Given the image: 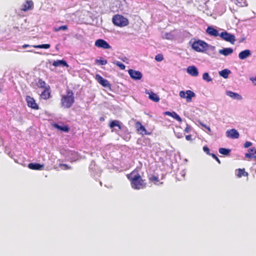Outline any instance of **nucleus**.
<instances>
[{
	"mask_svg": "<svg viewBox=\"0 0 256 256\" xmlns=\"http://www.w3.org/2000/svg\"><path fill=\"white\" fill-rule=\"evenodd\" d=\"M127 177L130 182L132 187L134 189L140 190L146 186V183L136 169L128 174Z\"/></svg>",
	"mask_w": 256,
	"mask_h": 256,
	"instance_id": "1",
	"label": "nucleus"
},
{
	"mask_svg": "<svg viewBox=\"0 0 256 256\" xmlns=\"http://www.w3.org/2000/svg\"><path fill=\"white\" fill-rule=\"evenodd\" d=\"M192 48L196 52H204L209 48L210 45L201 40L192 38L189 42Z\"/></svg>",
	"mask_w": 256,
	"mask_h": 256,
	"instance_id": "2",
	"label": "nucleus"
},
{
	"mask_svg": "<svg viewBox=\"0 0 256 256\" xmlns=\"http://www.w3.org/2000/svg\"><path fill=\"white\" fill-rule=\"evenodd\" d=\"M74 102V94L72 90L68 89L66 90V94L62 96L61 106L65 108H70Z\"/></svg>",
	"mask_w": 256,
	"mask_h": 256,
	"instance_id": "3",
	"label": "nucleus"
},
{
	"mask_svg": "<svg viewBox=\"0 0 256 256\" xmlns=\"http://www.w3.org/2000/svg\"><path fill=\"white\" fill-rule=\"evenodd\" d=\"M113 24L119 27H124L128 24L129 22L128 18L121 14H116L112 18Z\"/></svg>",
	"mask_w": 256,
	"mask_h": 256,
	"instance_id": "4",
	"label": "nucleus"
},
{
	"mask_svg": "<svg viewBox=\"0 0 256 256\" xmlns=\"http://www.w3.org/2000/svg\"><path fill=\"white\" fill-rule=\"evenodd\" d=\"M220 37L223 40L234 44L236 41V38L234 34L224 30L220 33Z\"/></svg>",
	"mask_w": 256,
	"mask_h": 256,
	"instance_id": "5",
	"label": "nucleus"
},
{
	"mask_svg": "<svg viewBox=\"0 0 256 256\" xmlns=\"http://www.w3.org/2000/svg\"><path fill=\"white\" fill-rule=\"evenodd\" d=\"M52 128L58 130L62 132H68L70 131V128L68 124H64L62 122L58 123L52 122L51 124Z\"/></svg>",
	"mask_w": 256,
	"mask_h": 256,
	"instance_id": "6",
	"label": "nucleus"
},
{
	"mask_svg": "<svg viewBox=\"0 0 256 256\" xmlns=\"http://www.w3.org/2000/svg\"><path fill=\"white\" fill-rule=\"evenodd\" d=\"M94 45L98 48H103L104 50L112 48V46L104 40L98 38L95 41Z\"/></svg>",
	"mask_w": 256,
	"mask_h": 256,
	"instance_id": "7",
	"label": "nucleus"
},
{
	"mask_svg": "<svg viewBox=\"0 0 256 256\" xmlns=\"http://www.w3.org/2000/svg\"><path fill=\"white\" fill-rule=\"evenodd\" d=\"M108 126L111 129L114 128L115 127H118L119 130L124 131H126L127 130L126 128L123 126L122 124L120 121L116 120H110Z\"/></svg>",
	"mask_w": 256,
	"mask_h": 256,
	"instance_id": "8",
	"label": "nucleus"
},
{
	"mask_svg": "<svg viewBox=\"0 0 256 256\" xmlns=\"http://www.w3.org/2000/svg\"><path fill=\"white\" fill-rule=\"evenodd\" d=\"M95 78L104 88H108L110 90H111V85L109 82L107 80L104 78L100 74H96V75Z\"/></svg>",
	"mask_w": 256,
	"mask_h": 256,
	"instance_id": "9",
	"label": "nucleus"
},
{
	"mask_svg": "<svg viewBox=\"0 0 256 256\" xmlns=\"http://www.w3.org/2000/svg\"><path fill=\"white\" fill-rule=\"evenodd\" d=\"M128 73L130 77L134 80H140L142 77V73L139 70H136L133 69H129Z\"/></svg>",
	"mask_w": 256,
	"mask_h": 256,
	"instance_id": "10",
	"label": "nucleus"
},
{
	"mask_svg": "<svg viewBox=\"0 0 256 256\" xmlns=\"http://www.w3.org/2000/svg\"><path fill=\"white\" fill-rule=\"evenodd\" d=\"M26 100L29 108L35 110L39 109L38 105L36 103V100L30 96H27L26 98Z\"/></svg>",
	"mask_w": 256,
	"mask_h": 256,
	"instance_id": "11",
	"label": "nucleus"
},
{
	"mask_svg": "<svg viewBox=\"0 0 256 256\" xmlns=\"http://www.w3.org/2000/svg\"><path fill=\"white\" fill-rule=\"evenodd\" d=\"M206 33L208 35L214 36V38L218 36H220V33L218 32V31L216 28V27L212 26H210L207 27L206 29Z\"/></svg>",
	"mask_w": 256,
	"mask_h": 256,
	"instance_id": "12",
	"label": "nucleus"
},
{
	"mask_svg": "<svg viewBox=\"0 0 256 256\" xmlns=\"http://www.w3.org/2000/svg\"><path fill=\"white\" fill-rule=\"evenodd\" d=\"M226 136L232 139H237L240 137L238 132L235 128L228 130L226 132Z\"/></svg>",
	"mask_w": 256,
	"mask_h": 256,
	"instance_id": "13",
	"label": "nucleus"
},
{
	"mask_svg": "<svg viewBox=\"0 0 256 256\" xmlns=\"http://www.w3.org/2000/svg\"><path fill=\"white\" fill-rule=\"evenodd\" d=\"M145 93L148 94V98L151 100L157 102L160 100L159 96L152 90H148L147 89H145Z\"/></svg>",
	"mask_w": 256,
	"mask_h": 256,
	"instance_id": "14",
	"label": "nucleus"
},
{
	"mask_svg": "<svg viewBox=\"0 0 256 256\" xmlns=\"http://www.w3.org/2000/svg\"><path fill=\"white\" fill-rule=\"evenodd\" d=\"M186 72L192 76H197L198 75V70L195 66H188L186 68Z\"/></svg>",
	"mask_w": 256,
	"mask_h": 256,
	"instance_id": "15",
	"label": "nucleus"
},
{
	"mask_svg": "<svg viewBox=\"0 0 256 256\" xmlns=\"http://www.w3.org/2000/svg\"><path fill=\"white\" fill-rule=\"evenodd\" d=\"M52 66L54 67L62 66L66 67L67 68L70 66L67 62L64 59L54 60L52 62Z\"/></svg>",
	"mask_w": 256,
	"mask_h": 256,
	"instance_id": "16",
	"label": "nucleus"
},
{
	"mask_svg": "<svg viewBox=\"0 0 256 256\" xmlns=\"http://www.w3.org/2000/svg\"><path fill=\"white\" fill-rule=\"evenodd\" d=\"M136 130L140 134L146 135L149 134L145 127L140 122H137L136 123Z\"/></svg>",
	"mask_w": 256,
	"mask_h": 256,
	"instance_id": "17",
	"label": "nucleus"
},
{
	"mask_svg": "<svg viewBox=\"0 0 256 256\" xmlns=\"http://www.w3.org/2000/svg\"><path fill=\"white\" fill-rule=\"evenodd\" d=\"M252 55V52L250 50L246 49L241 51L238 54V58L241 60H244Z\"/></svg>",
	"mask_w": 256,
	"mask_h": 256,
	"instance_id": "18",
	"label": "nucleus"
},
{
	"mask_svg": "<svg viewBox=\"0 0 256 256\" xmlns=\"http://www.w3.org/2000/svg\"><path fill=\"white\" fill-rule=\"evenodd\" d=\"M44 164H40L38 162H30L28 165V168L34 170H42L44 168Z\"/></svg>",
	"mask_w": 256,
	"mask_h": 256,
	"instance_id": "19",
	"label": "nucleus"
},
{
	"mask_svg": "<svg viewBox=\"0 0 256 256\" xmlns=\"http://www.w3.org/2000/svg\"><path fill=\"white\" fill-rule=\"evenodd\" d=\"M50 96V86L49 85L47 86V88L44 89L43 91L40 94V97L44 100H48Z\"/></svg>",
	"mask_w": 256,
	"mask_h": 256,
	"instance_id": "20",
	"label": "nucleus"
},
{
	"mask_svg": "<svg viewBox=\"0 0 256 256\" xmlns=\"http://www.w3.org/2000/svg\"><path fill=\"white\" fill-rule=\"evenodd\" d=\"M248 152L245 154L246 158H254L256 160V149L254 148H251L248 150Z\"/></svg>",
	"mask_w": 256,
	"mask_h": 256,
	"instance_id": "21",
	"label": "nucleus"
},
{
	"mask_svg": "<svg viewBox=\"0 0 256 256\" xmlns=\"http://www.w3.org/2000/svg\"><path fill=\"white\" fill-rule=\"evenodd\" d=\"M234 50L232 48H224L220 50L218 52L220 54L226 56L232 54Z\"/></svg>",
	"mask_w": 256,
	"mask_h": 256,
	"instance_id": "22",
	"label": "nucleus"
},
{
	"mask_svg": "<svg viewBox=\"0 0 256 256\" xmlns=\"http://www.w3.org/2000/svg\"><path fill=\"white\" fill-rule=\"evenodd\" d=\"M226 94L227 96L234 100H241L242 98L241 95L239 94L238 93L232 91L227 90L226 92Z\"/></svg>",
	"mask_w": 256,
	"mask_h": 256,
	"instance_id": "23",
	"label": "nucleus"
},
{
	"mask_svg": "<svg viewBox=\"0 0 256 256\" xmlns=\"http://www.w3.org/2000/svg\"><path fill=\"white\" fill-rule=\"evenodd\" d=\"M22 6V10L27 11L32 9L34 6V3L32 0H26V3L23 4Z\"/></svg>",
	"mask_w": 256,
	"mask_h": 256,
	"instance_id": "24",
	"label": "nucleus"
},
{
	"mask_svg": "<svg viewBox=\"0 0 256 256\" xmlns=\"http://www.w3.org/2000/svg\"><path fill=\"white\" fill-rule=\"evenodd\" d=\"M68 158L72 161H76L78 158V153L74 151H70L68 153Z\"/></svg>",
	"mask_w": 256,
	"mask_h": 256,
	"instance_id": "25",
	"label": "nucleus"
},
{
	"mask_svg": "<svg viewBox=\"0 0 256 256\" xmlns=\"http://www.w3.org/2000/svg\"><path fill=\"white\" fill-rule=\"evenodd\" d=\"M230 73L231 71L230 70L225 68L219 72V75L224 78H227Z\"/></svg>",
	"mask_w": 256,
	"mask_h": 256,
	"instance_id": "26",
	"label": "nucleus"
},
{
	"mask_svg": "<svg viewBox=\"0 0 256 256\" xmlns=\"http://www.w3.org/2000/svg\"><path fill=\"white\" fill-rule=\"evenodd\" d=\"M218 152L220 154H222L224 156H230V154L231 150L228 148H220L218 149Z\"/></svg>",
	"mask_w": 256,
	"mask_h": 256,
	"instance_id": "27",
	"label": "nucleus"
},
{
	"mask_svg": "<svg viewBox=\"0 0 256 256\" xmlns=\"http://www.w3.org/2000/svg\"><path fill=\"white\" fill-rule=\"evenodd\" d=\"M186 100L187 102H190L192 101V98L194 97L196 94L194 92L190 90H186Z\"/></svg>",
	"mask_w": 256,
	"mask_h": 256,
	"instance_id": "28",
	"label": "nucleus"
},
{
	"mask_svg": "<svg viewBox=\"0 0 256 256\" xmlns=\"http://www.w3.org/2000/svg\"><path fill=\"white\" fill-rule=\"evenodd\" d=\"M37 86L38 88L44 89L47 88V86L46 82L41 78H39L37 82Z\"/></svg>",
	"mask_w": 256,
	"mask_h": 256,
	"instance_id": "29",
	"label": "nucleus"
},
{
	"mask_svg": "<svg viewBox=\"0 0 256 256\" xmlns=\"http://www.w3.org/2000/svg\"><path fill=\"white\" fill-rule=\"evenodd\" d=\"M50 47V44H41L38 45H34L33 48H44L48 49Z\"/></svg>",
	"mask_w": 256,
	"mask_h": 256,
	"instance_id": "30",
	"label": "nucleus"
},
{
	"mask_svg": "<svg viewBox=\"0 0 256 256\" xmlns=\"http://www.w3.org/2000/svg\"><path fill=\"white\" fill-rule=\"evenodd\" d=\"M96 63L100 66L106 65L108 63L106 60L103 58L96 60Z\"/></svg>",
	"mask_w": 256,
	"mask_h": 256,
	"instance_id": "31",
	"label": "nucleus"
},
{
	"mask_svg": "<svg viewBox=\"0 0 256 256\" xmlns=\"http://www.w3.org/2000/svg\"><path fill=\"white\" fill-rule=\"evenodd\" d=\"M202 79L206 82H210L212 81V78L208 72H205L203 74Z\"/></svg>",
	"mask_w": 256,
	"mask_h": 256,
	"instance_id": "32",
	"label": "nucleus"
},
{
	"mask_svg": "<svg viewBox=\"0 0 256 256\" xmlns=\"http://www.w3.org/2000/svg\"><path fill=\"white\" fill-rule=\"evenodd\" d=\"M198 124L200 126H201L202 127H204V128H206V130H208L207 133L208 134H210V133L212 132V130H211V129H210V127L209 126H208L207 125L204 124L203 122H202L200 120H198Z\"/></svg>",
	"mask_w": 256,
	"mask_h": 256,
	"instance_id": "33",
	"label": "nucleus"
},
{
	"mask_svg": "<svg viewBox=\"0 0 256 256\" xmlns=\"http://www.w3.org/2000/svg\"><path fill=\"white\" fill-rule=\"evenodd\" d=\"M172 117L180 122H181L182 121L181 117L176 112L174 111H173V114L172 116Z\"/></svg>",
	"mask_w": 256,
	"mask_h": 256,
	"instance_id": "34",
	"label": "nucleus"
},
{
	"mask_svg": "<svg viewBox=\"0 0 256 256\" xmlns=\"http://www.w3.org/2000/svg\"><path fill=\"white\" fill-rule=\"evenodd\" d=\"M162 38L170 40L174 38V36L171 32H166L162 36Z\"/></svg>",
	"mask_w": 256,
	"mask_h": 256,
	"instance_id": "35",
	"label": "nucleus"
},
{
	"mask_svg": "<svg viewBox=\"0 0 256 256\" xmlns=\"http://www.w3.org/2000/svg\"><path fill=\"white\" fill-rule=\"evenodd\" d=\"M114 64L117 66L118 67H119L122 70H124L126 68L125 65L123 63L119 61L115 60L114 62Z\"/></svg>",
	"mask_w": 256,
	"mask_h": 256,
	"instance_id": "36",
	"label": "nucleus"
},
{
	"mask_svg": "<svg viewBox=\"0 0 256 256\" xmlns=\"http://www.w3.org/2000/svg\"><path fill=\"white\" fill-rule=\"evenodd\" d=\"M67 25H62L58 26V28H55L54 30L55 32H58L60 30H66L68 29Z\"/></svg>",
	"mask_w": 256,
	"mask_h": 256,
	"instance_id": "37",
	"label": "nucleus"
},
{
	"mask_svg": "<svg viewBox=\"0 0 256 256\" xmlns=\"http://www.w3.org/2000/svg\"><path fill=\"white\" fill-rule=\"evenodd\" d=\"M178 128H176V130H174V133L176 136L178 138H183V136H184V133L178 132L177 130H178Z\"/></svg>",
	"mask_w": 256,
	"mask_h": 256,
	"instance_id": "38",
	"label": "nucleus"
},
{
	"mask_svg": "<svg viewBox=\"0 0 256 256\" xmlns=\"http://www.w3.org/2000/svg\"><path fill=\"white\" fill-rule=\"evenodd\" d=\"M155 60L156 62H161L164 60V56L162 54H158L155 56Z\"/></svg>",
	"mask_w": 256,
	"mask_h": 256,
	"instance_id": "39",
	"label": "nucleus"
},
{
	"mask_svg": "<svg viewBox=\"0 0 256 256\" xmlns=\"http://www.w3.org/2000/svg\"><path fill=\"white\" fill-rule=\"evenodd\" d=\"M149 180L152 182H158V177L156 175H152L149 177Z\"/></svg>",
	"mask_w": 256,
	"mask_h": 256,
	"instance_id": "40",
	"label": "nucleus"
},
{
	"mask_svg": "<svg viewBox=\"0 0 256 256\" xmlns=\"http://www.w3.org/2000/svg\"><path fill=\"white\" fill-rule=\"evenodd\" d=\"M202 150L204 152H205L208 155L211 156V154H212L210 152V150L207 146H204Z\"/></svg>",
	"mask_w": 256,
	"mask_h": 256,
	"instance_id": "41",
	"label": "nucleus"
},
{
	"mask_svg": "<svg viewBox=\"0 0 256 256\" xmlns=\"http://www.w3.org/2000/svg\"><path fill=\"white\" fill-rule=\"evenodd\" d=\"M244 168H238L237 170L238 171V174H237V176L238 178H241L242 176V174H244Z\"/></svg>",
	"mask_w": 256,
	"mask_h": 256,
	"instance_id": "42",
	"label": "nucleus"
},
{
	"mask_svg": "<svg viewBox=\"0 0 256 256\" xmlns=\"http://www.w3.org/2000/svg\"><path fill=\"white\" fill-rule=\"evenodd\" d=\"M236 1L240 4V6H247L246 2V0H236Z\"/></svg>",
	"mask_w": 256,
	"mask_h": 256,
	"instance_id": "43",
	"label": "nucleus"
},
{
	"mask_svg": "<svg viewBox=\"0 0 256 256\" xmlns=\"http://www.w3.org/2000/svg\"><path fill=\"white\" fill-rule=\"evenodd\" d=\"M211 156L219 164L221 163L220 160L218 158L217 156L214 154H211Z\"/></svg>",
	"mask_w": 256,
	"mask_h": 256,
	"instance_id": "44",
	"label": "nucleus"
},
{
	"mask_svg": "<svg viewBox=\"0 0 256 256\" xmlns=\"http://www.w3.org/2000/svg\"><path fill=\"white\" fill-rule=\"evenodd\" d=\"M180 96L182 98H186V91L181 90L179 94Z\"/></svg>",
	"mask_w": 256,
	"mask_h": 256,
	"instance_id": "45",
	"label": "nucleus"
},
{
	"mask_svg": "<svg viewBox=\"0 0 256 256\" xmlns=\"http://www.w3.org/2000/svg\"><path fill=\"white\" fill-rule=\"evenodd\" d=\"M252 146V142H250L247 141L244 144V148H248Z\"/></svg>",
	"mask_w": 256,
	"mask_h": 256,
	"instance_id": "46",
	"label": "nucleus"
},
{
	"mask_svg": "<svg viewBox=\"0 0 256 256\" xmlns=\"http://www.w3.org/2000/svg\"><path fill=\"white\" fill-rule=\"evenodd\" d=\"M190 126L186 124V126L184 130V132L186 133H188L190 132Z\"/></svg>",
	"mask_w": 256,
	"mask_h": 256,
	"instance_id": "47",
	"label": "nucleus"
},
{
	"mask_svg": "<svg viewBox=\"0 0 256 256\" xmlns=\"http://www.w3.org/2000/svg\"><path fill=\"white\" fill-rule=\"evenodd\" d=\"M173 114V111L172 112H170V111H166L164 112V114L166 116H170L172 117V116Z\"/></svg>",
	"mask_w": 256,
	"mask_h": 256,
	"instance_id": "48",
	"label": "nucleus"
},
{
	"mask_svg": "<svg viewBox=\"0 0 256 256\" xmlns=\"http://www.w3.org/2000/svg\"><path fill=\"white\" fill-rule=\"evenodd\" d=\"M60 166H64V170H69V169L71 168V167L66 164H60Z\"/></svg>",
	"mask_w": 256,
	"mask_h": 256,
	"instance_id": "49",
	"label": "nucleus"
},
{
	"mask_svg": "<svg viewBox=\"0 0 256 256\" xmlns=\"http://www.w3.org/2000/svg\"><path fill=\"white\" fill-rule=\"evenodd\" d=\"M250 80L252 82L254 85L256 86V76L250 78Z\"/></svg>",
	"mask_w": 256,
	"mask_h": 256,
	"instance_id": "50",
	"label": "nucleus"
},
{
	"mask_svg": "<svg viewBox=\"0 0 256 256\" xmlns=\"http://www.w3.org/2000/svg\"><path fill=\"white\" fill-rule=\"evenodd\" d=\"M22 48H33V46H31V45L28 44H24V45L22 46Z\"/></svg>",
	"mask_w": 256,
	"mask_h": 256,
	"instance_id": "51",
	"label": "nucleus"
},
{
	"mask_svg": "<svg viewBox=\"0 0 256 256\" xmlns=\"http://www.w3.org/2000/svg\"><path fill=\"white\" fill-rule=\"evenodd\" d=\"M130 134L128 133L126 134V136L124 137V138L126 140H128L130 139Z\"/></svg>",
	"mask_w": 256,
	"mask_h": 256,
	"instance_id": "52",
	"label": "nucleus"
},
{
	"mask_svg": "<svg viewBox=\"0 0 256 256\" xmlns=\"http://www.w3.org/2000/svg\"><path fill=\"white\" fill-rule=\"evenodd\" d=\"M186 138L187 140H192V135L190 134H189V135H186Z\"/></svg>",
	"mask_w": 256,
	"mask_h": 256,
	"instance_id": "53",
	"label": "nucleus"
},
{
	"mask_svg": "<svg viewBox=\"0 0 256 256\" xmlns=\"http://www.w3.org/2000/svg\"><path fill=\"white\" fill-rule=\"evenodd\" d=\"M99 120L100 122H104V120H105V116H100V118H99Z\"/></svg>",
	"mask_w": 256,
	"mask_h": 256,
	"instance_id": "54",
	"label": "nucleus"
},
{
	"mask_svg": "<svg viewBox=\"0 0 256 256\" xmlns=\"http://www.w3.org/2000/svg\"><path fill=\"white\" fill-rule=\"evenodd\" d=\"M209 48H210L211 50H214L216 48L214 46H210V45Z\"/></svg>",
	"mask_w": 256,
	"mask_h": 256,
	"instance_id": "55",
	"label": "nucleus"
},
{
	"mask_svg": "<svg viewBox=\"0 0 256 256\" xmlns=\"http://www.w3.org/2000/svg\"><path fill=\"white\" fill-rule=\"evenodd\" d=\"M248 172H246L245 170L244 172V174H242V176H248Z\"/></svg>",
	"mask_w": 256,
	"mask_h": 256,
	"instance_id": "56",
	"label": "nucleus"
},
{
	"mask_svg": "<svg viewBox=\"0 0 256 256\" xmlns=\"http://www.w3.org/2000/svg\"><path fill=\"white\" fill-rule=\"evenodd\" d=\"M182 176H184V175H185V172H182Z\"/></svg>",
	"mask_w": 256,
	"mask_h": 256,
	"instance_id": "57",
	"label": "nucleus"
},
{
	"mask_svg": "<svg viewBox=\"0 0 256 256\" xmlns=\"http://www.w3.org/2000/svg\"><path fill=\"white\" fill-rule=\"evenodd\" d=\"M58 45H56V50H58Z\"/></svg>",
	"mask_w": 256,
	"mask_h": 256,
	"instance_id": "58",
	"label": "nucleus"
},
{
	"mask_svg": "<svg viewBox=\"0 0 256 256\" xmlns=\"http://www.w3.org/2000/svg\"><path fill=\"white\" fill-rule=\"evenodd\" d=\"M90 169H92V164L90 165Z\"/></svg>",
	"mask_w": 256,
	"mask_h": 256,
	"instance_id": "59",
	"label": "nucleus"
},
{
	"mask_svg": "<svg viewBox=\"0 0 256 256\" xmlns=\"http://www.w3.org/2000/svg\"><path fill=\"white\" fill-rule=\"evenodd\" d=\"M185 32L186 33V35L190 34V33H189V32Z\"/></svg>",
	"mask_w": 256,
	"mask_h": 256,
	"instance_id": "60",
	"label": "nucleus"
},
{
	"mask_svg": "<svg viewBox=\"0 0 256 256\" xmlns=\"http://www.w3.org/2000/svg\"><path fill=\"white\" fill-rule=\"evenodd\" d=\"M28 52H32V50H28Z\"/></svg>",
	"mask_w": 256,
	"mask_h": 256,
	"instance_id": "61",
	"label": "nucleus"
},
{
	"mask_svg": "<svg viewBox=\"0 0 256 256\" xmlns=\"http://www.w3.org/2000/svg\"><path fill=\"white\" fill-rule=\"evenodd\" d=\"M245 40V38H242V41H243V40Z\"/></svg>",
	"mask_w": 256,
	"mask_h": 256,
	"instance_id": "62",
	"label": "nucleus"
},
{
	"mask_svg": "<svg viewBox=\"0 0 256 256\" xmlns=\"http://www.w3.org/2000/svg\"><path fill=\"white\" fill-rule=\"evenodd\" d=\"M100 185L102 186V182H100Z\"/></svg>",
	"mask_w": 256,
	"mask_h": 256,
	"instance_id": "63",
	"label": "nucleus"
},
{
	"mask_svg": "<svg viewBox=\"0 0 256 256\" xmlns=\"http://www.w3.org/2000/svg\"><path fill=\"white\" fill-rule=\"evenodd\" d=\"M255 172H256V170H255Z\"/></svg>",
	"mask_w": 256,
	"mask_h": 256,
	"instance_id": "64",
	"label": "nucleus"
}]
</instances>
